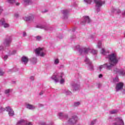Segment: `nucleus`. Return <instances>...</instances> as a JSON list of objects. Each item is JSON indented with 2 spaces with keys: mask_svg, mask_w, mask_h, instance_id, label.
Returning a JSON list of instances; mask_svg holds the SVG:
<instances>
[{
  "mask_svg": "<svg viewBox=\"0 0 125 125\" xmlns=\"http://www.w3.org/2000/svg\"><path fill=\"white\" fill-rule=\"evenodd\" d=\"M101 53V54H103V55H105V58L108 60V62L101 65L99 66L100 71H102L103 68L107 71H110V70H112V68H113L114 66H116V65L118 64L119 60H118L116 54L112 53L109 54V52L105 51V49H102Z\"/></svg>",
  "mask_w": 125,
  "mask_h": 125,
  "instance_id": "1",
  "label": "nucleus"
},
{
  "mask_svg": "<svg viewBox=\"0 0 125 125\" xmlns=\"http://www.w3.org/2000/svg\"><path fill=\"white\" fill-rule=\"evenodd\" d=\"M75 48L76 49H78L80 54H88V53H89V52H91L92 54H97V50L90 49L89 47H81V46L79 45H78L75 47Z\"/></svg>",
  "mask_w": 125,
  "mask_h": 125,
  "instance_id": "2",
  "label": "nucleus"
},
{
  "mask_svg": "<svg viewBox=\"0 0 125 125\" xmlns=\"http://www.w3.org/2000/svg\"><path fill=\"white\" fill-rule=\"evenodd\" d=\"M64 76V74L62 73H55L53 75V76L50 78L51 80L54 81L55 83H60L61 84H63L64 83H65V80L63 79V76Z\"/></svg>",
  "mask_w": 125,
  "mask_h": 125,
  "instance_id": "3",
  "label": "nucleus"
},
{
  "mask_svg": "<svg viewBox=\"0 0 125 125\" xmlns=\"http://www.w3.org/2000/svg\"><path fill=\"white\" fill-rule=\"evenodd\" d=\"M79 118L75 114H73L67 120V125H74L77 124Z\"/></svg>",
  "mask_w": 125,
  "mask_h": 125,
  "instance_id": "4",
  "label": "nucleus"
},
{
  "mask_svg": "<svg viewBox=\"0 0 125 125\" xmlns=\"http://www.w3.org/2000/svg\"><path fill=\"white\" fill-rule=\"evenodd\" d=\"M96 4V7H97V11L99 12L100 11V8L103 4H105V0H94Z\"/></svg>",
  "mask_w": 125,
  "mask_h": 125,
  "instance_id": "5",
  "label": "nucleus"
},
{
  "mask_svg": "<svg viewBox=\"0 0 125 125\" xmlns=\"http://www.w3.org/2000/svg\"><path fill=\"white\" fill-rule=\"evenodd\" d=\"M113 73L114 74H118L119 76L125 77V69L124 68L118 69L117 68H114L113 69Z\"/></svg>",
  "mask_w": 125,
  "mask_h": 125,
  "instance_id": "6",
  "label": "nucleus"
},
{
  "mask_svg": "<svg viewBox=\"0 0 125 125\" xmlns=\"http://www.w3.org/2000/svg\"><path fill=\"white\" fill-rule=\"evenodd\" d=\"M35 52L37 56H41V57H44V55H45V53H44V50L42 48H37L35 50Z\"/></svg>",
  "mask_w": 125,
  "mask_h": 125,
  "instance_id": "7",
  "label": "nucleus"
},
{
  "mask_svg": "<svg viewBox=\"0 0 125 125\" xmlns=\"http://www.w3.org/2000/svg\"><path fill=\"white\" fill-rule=\"evenodd\" d=\"M125 123L122 118L117 117L115 118L113 125H124Z\"/></svg>",
  "mask_w": 125,
  "mask_h": 125,
  "instance_id": "8",
  "label": "nucleus"
},
{
  "mask_svg": "<svg viewBox=\"0 0 125 125\" xmlns=\"http://www.w3.org/2000/svg\"><path fill=\"white\" fill-rule=\"evenodd\" d=\"M11 42H12V37L9 36L4 40V45H5V46H10Z\"/></svg>",
  "mask_w": 125,
  "mask_h": 125,
  "instance_id": "9",
  "label": "nucleus"
},
{
  "mask_svg": "<svg viewBox=\"0 0 125 125\" xmlns=\"http://www.w3.org/2000/svg\"><path fill=\"white\" fill-rule=\"evenodd\" d=\"M0 26H2V27H3V28H9V27H10L9 23L5 22L4 19H2L0 20Z\"/></svg>",
  "mask_w": 125,
  "mask_h": 125,
  "instance_id": "10",
  "label": "nucleus"
},
{
  "mask_svg": "<svg viewBox=\"0 0 125 125\" xmlns=\"http://www.w3.org/2000/svg\"><path fill=\"white\" fill-rule=\"evenodd\" d=\"M84 62L85 64L88 65L89 68L91 71L93 70V66H92V64H91V62L90 61V60H89V59H88L87 57H86L84 60Z\"/></svg>",
  "mask_w": 125,
  "mask_h": 125,
  "instance_id": "11",
  "label": "nucleus"
},
{
  "mask_svg": "<svg viewBox=\"0 0 125 125\" xmlns=\"http://www.w3.org/2000/svg\"><path fill=\"white\" fill-rule=\"evenodd\" d=\"M17 125H33V124L31 122H27L22 119L18 122Z\"/></svg>",
  "mask_w": 125,
  "mask_h": 125,
  "instance_id": "12",
  "label": "nucleus"
},
{
  "mask_svg": "<svg viewBox=\"0 0 125 125\" xmlns=\"http://www.w3.org/2000/svg\"><path fill=\"white\" fill-rule=\"evenodd\" d=\"M6 112H8V115L9 117H13L14 115V111L13 109H11V107L7 106L6 107Z\"/></svg>",
  "mask_w": 125,
  "mask_h": 125,
  "instance_id": "13",
  "label": "nucleus"
},
{
  "mask_svg": "<svg viewBox=\"0 0 125 125\" xmlns=\"http://www.w3.org/2000/svg\"><path fill=\"white\" fill-rule=\"evenodd\" d=\"M83 19L84 21L81 22V25H84L85 23H90V22H91L90 19H89V17L87 16H84Z\"/></svg>",
  "mask_w": 125,
  "mask_h": 125,
  "instance_id": "14",
  "label": "nucleus"
},
{
  "mask_svg": "<svg viewBox=\"0 0 125 125\" xmlns=\"http://www.w3.org/2000/svg\"><path fill=\"white\" fill-rule=\"evenodd\" d=\"M124 88V83L122 82H120L116 84V91H119L121 90V89H123Z\"/></svg>",
  "mask_w": 125,
  "mask_h": 125,
  "instance_id": "15",
  "label": "nucleus"
},
{
  "mask_svg": "<svg viewBox=\"0 0 125 125\" xmlns=\"http://www.w3.org/2000/svg\"><path fill=\"white\" fill-rule=\"evenodd\" d=\"M70 12V11L69 10H63L62 11V19H67L68 18V15L69 14V13Z\"/></svg>",
  "mask_w": 125,
  "mask_h": 125,
  "instance_id": "16",
  "label": "nucleus"
},
{
  "mask_svg": "<svg viewBox=\"0 0 125 125\" xmlns=\"http://www.w3.org/2000/svg\"><path fill=\"white\" fill-rule=\"evenodd\" d=\"M58 117L60 119V120L64 118L67 119L68 118V114H65L62 112H59L58 114Z\"/></svg>",
  "mask_w": 125,
  "mask_h": 125,
  "instance_id": "17",
  "label": "nucleus"
},
{
  "mask_svg": "<svg viewBox=\"0 0 125 125\" xmlns=\"http://www.w3.org/2000/svg\"><path fill=\"white\" fill-rule=\"evenodd\" d=\"M25 107L27 109L29 110H35L36 109V106L35 105L31 104H26Z\"/></svg>",
  "mask_w": 125,
  "mask_h": 125,
  "instance_id": "18",
  "label": "nucleus"
},
{
  "mask_svg": "<svg viewBox=\"0 0 125 125\" xmlns=\"http://www.w3.org/2000/svg\"><path fill=\"white\" fill-rule=\"evenodd\" d=\"M23 5L25 6L33 3V0H23Z\"/></svg>",
  "mask_w": 125,
  "mask_h": 125,
  "instance_id": "19",
  "label": "nucleus"
},
{
  "mask_svg": "<svg viewBox=\"0 0 125 125\" xmlns=\"http://www.w3.org/2000/svg\"><path fill=\"white\" fill-rule=\"evenodd\" d=\"M28 61H29V59H28V57L25 56H23L21 58V62L22 63H23V64H27Z\"/></svg>",
  "mask_w": 125,
  "mask_h": 125,
  "instance_id": "20",
  "label": "nucleus"
},
{
  "mask_svg": "<svg viewBox=\"0 0 125 125\" xmlns=\"http://www.w3.org/2000/svg\"><path fill=\"white\" fill-rule=\"evenodd\" d=\"M25 21H33L34 20V16L31 15L28 17H26L24 18Z\"/></svg>",
  "mask_w": 125,
  "mask_h": 125,
  "instance_id": "21",
  "label": "nucleus"
},
{
  "mask_svg": "<svg viewBox=\"0 0 125 125\" xmlns=\"http://www.w3.org/2000/svg\"><path fill=\"white\" fill-rule=\"evenodd\" d=\"M72 86L73 88V90H78V89H80V84L74 83L72 84Z\"/></svg>",
  "mask_w": 125,
  "mask_h": 125,
  "instance_id": "22",
  "label": "nucleus"
},
{
  "mask_svg": "<svg viewBox=\"0 0 125 125\" xmlns=\"http://www.w3.org/2000/svg\"><path fill=\"white\" fill-rule=\"evenodd\" d=\"M62 93H64L65 95H72V92L67 89H63Z\"/></svg>",
  "mask_w": 125,
  "mask_h": 125,
  "instance_id": "23",
  "label": "nucleus"
},
{
  "mask_svg": "<svg viewBox=\"0 0 125 125\" xmlns=\"http://www.w3.org/2000/svg\"><path fill=\"white\" fill-rule=\"evenodd\" d=\"M12 91V89H7L5 90L4 93L5 94H6L7 96H9V93H10V92H11Z\"/></svg>",
  "mask_w": 125,
  "mask_h": 125,
  "instance_id": "24",
  "label": "nucleus"
},
{
  "mask_svg": "<svg viewBox=\"0 0 125 125\" xmlns=\"http://www.w3.org/2000/svg\"><path fill=\"white\" fill-rule=\"evenodd\" d=\"M36 28H38L39 29H44L45 28V26L42 24H38L36 25Z\"/></svg>",
  "mask_w": 125,
  "mask_h": 125,
  "instance_id": "25",
  "label": "nucleus"
},
{
  "mask_svg": "<svg viewBox=\"0 0 125 125\" xmlns=\"http://www.w3.org/2000/svg\"><path fill=\"white\" fill-rule=\"evenodd\" d=\"M17 51L16 50H12V53H8V56H10V55H14V54H16Z\"/></svg>",
  "mask_w": 125,
  "mask_h": 125,
  "instance_id": "26",
  "label": "nucleus"
},
{
  "mask_svg": "<svg viewBox=\"0 0 125 125\" xmlns=\"http://www.w3.org/2000/svg\"><path fill=\"white\" fill-rule=\"evenodd\" d=\"M81 105V102H76L74 103V107H79Z\"/></svg>",
  "mask_w": 125,
  "mask_h": 125,
  "instance_id": "27",
  "label": "nucleus"
},
{
  "mask_svg": "<svg viewBox=\"0 0 125 125\" xmlns=\"http://www.w3.org/2000/svg\"><path fill=\"white\" fill-rule=\"evenodd\" d=\"M37 58H32L31 59V62H32L33 64H36V63H37Z\"/></svg>",
  "mask_w": 125,
  "mask_h": 125,
  "instance_id": "28",
  "label": "nucleus"
},
{
  "mask_svg": "<svg viewBox=\"0 0 125 125\" xmlns=\"http://www.w3.org/2000/svg\"><path fill=\"white\" fill-rule=\"evenodd\" d=\"M116 113H118V110H116V109H114L109 112V114H116Z\"/></svg>",
  "mask_w": 125,
  "mask_h": 125,
  "instance_id": "29",
  "label": "nucleus"
},
{
  "mask_svg": "<svg viewBox=\"0 0 125 125\" xmlns=\"http://www.w3.org/2000/svg\"><path fill=\"white\" fill-rule=\"evenodd\" d=\"M7 2L8 3H10L11 4H13V3H15V0H7Z\"/></svg>",
  "mask_w": 125,
  "mask_h": 125,
  "instance_id": "30",
  "label": "nucleus"
},
{
  "mask_svg": "<svg viewBox=\"0 0 125 125\" xmlns=\"http://www.w3.org/2000/svg\"><path fill=\"white\" fill-rule=\"evenodd\" d=\"M102 45V43L101 42L99 41L98 42L97 47H98V48H101Z\"/></svg>",
  "mask_w": 125,
  "mask_h": 125,
  "instance_id": "31",
  "label": "nucleus"
},
{
  "mask_svg": "<svg viewBox=\"0 0 125 125\" xmlns=\"http://www.w3.org/2000/svg\"><path fill=\"white\" fill-rule=\"evenodd\" d=\"M4 111H6V107L5 108L3 107L0 108V113H2V112H4Z\"/></svg>",
  "mask_w": 125,
  "mask_h": 125,
  "instance_id": "32",
  "label": "nucleus"
},
{
  "mask_svg": "<svg viewBox=\"0 0 125 125\" xmlns=\"http://www.w3.org/2000/svg\"><path fill=\"white\" fill-rule=\"evenodd\" d=\"M59 63V60L58 59H56L54 60V64L55 65H57V64Z\"/></svg>",
  "mask_w": 125,
  "mask_h": 125,
  "instance_id": "33",
  "label": "nucleus"
},
{
  "mask_svg": "<svg viewBox=\"0 0 125 125\" xmlns=\"http://www.w3.org/2000/svg\"><path fill=\"white\" fill-rule=\"evenodd\" d=\"M113 82H114V83H117V82H119V77L117 76L116 77H115L113 79Z\"/></svg>",
  "mask_w": 125,
  "mask_h": 125,
  "instance_id": "34",
  "label": "nucleus"
},
{
  "mask_svg": "<svg viewBox=\"0 0 125 125\" xmlns=\"http://www.w3.org/2000/svg\"><path fill=\"white\" fill-rule=\"evenodd\" d=\"M83 1L86 3H88L89 4L91 3V0H83Z\"/></svg>",
  "mask_w": 125,
  "mask_h": 125,
  "instance_id": "35",
  "label": "nucleus"
},
{
  "mask_svg": "<svg viewBox=\"0 0 125 125\" xmlns=\"http://www.w3.org/2000/svg\"><path fill=\"white\" fill-rule=\"evenodd\" d=\"M37 41H42V37L40 36H38L36 37Z\"/></svg>",
  "mask_w": 125,
  "mask_h": 125,
  "instance_id": "36",
  "label": "nucleus"
},
{
  "mask_svg": "<svg viewBox=\"0 0 125 125\" xmlns=\"http://www.w3.org/2000/svg\"><path fill=\"white\" fill-rule=\"evenodd\" d=\"M7 58H8V56L7 55H5L3 58L4 61H6L7 60Z\"/></svg>",
  "mask_w": 125,
  "mask_h": 125,
  "instance_id": "37",
  "label": "nucleus"
},
{
  "mask_svg": "<svg viewBox=\"0 0 125 125\" xmlns=\"http://www.w3.org/2000/svg\"><path fill=\"white\" fill-rule=\"evenodd\" d=\"M3 74H4V72L2 71V70L0 69V76H3Z\"/></svg>",
  "mask_w": 125,
  "mask_h": 125,
  "instance_id": "38",
  "label": "nucleus"
},
{
  "mask_svg": "<svg viewBox=\"0 0 125 125\" xmlns=\"http://www.w3.org/2000/svg\"><path fill=\"white\" fill-rule=\"evenodd\" d=\"M15 17H16V18H18L19 17V14H18V13H15Z\"/></svg>",
  "mask_w": 125,
  "mask_h": 125,
  "instance_id": "39",
  "label": "nucleus"
},
{
  "mask_svg": "<svg viewBox=\"0 0 125 125\" xmlns=\"http://www.w3.org/2000/svg\"><path fill=\"white\" fill-rule=\"evenodd\" d=\"M23 37H26L27 36V33L26 32H23L22 34Z\"/></svg>",
  "mask_w": 125,
  "mask_h": 125,
  "instance_id": "40",
  "label": "nucleus"
},
{
  "mask_svg": "<svg viewBox=\"0 0 125 125\" xmlns=\"http://www.w3.org/2000/svg\"><path fill=\"white\" fill-rule=\"evenodd\" d=\"M30 79L31 80V81H34V80H35V77L34 76H31L30 77Z\"/></svg>",
  "mask_w": 125,
  "mask_h": 125,
  "instance_id": "41",
  "label": "nucleus"
},
{
  "mask_svg": "<svg viewBox=\"0 0 125 125\" xmlns=\"http://www.w3.org/2000/svg\"><path fill=\"white\" fill-rule=\"evenodd\" d=\"M3 46L1 45L0 46V51H1V50H3Z\"/></svg>",
  "mask_w": 125,
  "mask_h": 125,
  "instance_id": "42",
  "label": "nucleus"
},
{
  "mask_svg": "<svg viewBox=\"0 0 125 125\" xmlns=\"http://www.w3.org/2000/svg\"><path fill=\"white\" fill-rule=\"evenodd\" d=\"M3 10L2 9V7H0V13H1V12H2Z\"/></svg>",
  "mask_w": 125,
  "mask_h": 125,
  "instance_id": "43",
  "label": "nucleus"
},
{
  "mask_svg": "<svg viewBox=\"0 0 125 125\" xmlns=\"http://www.w3.org/2000/svg\"><path fill=\"white\" fill-rule=\"evenodd\" d=\"M47 9H45V10H43L42 11V12H44V13H45V12H47Z\"/></svg>",
  "mask_w": 125,
  "mask_h": 125,
  "instance_id": "44",
  "label": "nucleus"
},
{
  "mask_svg": "<svg viewBox=\"0 0 125 125\" xmlns=\"http://www.w3.org/2000/svg\"><path fill=\"white\" fill-rule=\"evenodd\" d=\"M44 92L43 91H42L40 93V95H42V94H43Z\"/></svg>",
  "mask_w": 125,
  "mask_h": 125,
  "instance_id": "45",
  "label": "nucleus"
},
{
  "mask_svg": "<svg viewBox=\"0 0 125 125\" xmlns=\"http://www.w3.org/2000/svg\"><path fill=\"white\" fill-rule=\"evenodd\" d=\"M98 87L99 88H100V87H101V83H99V84H98Z\"/></svg>",
  "mask_w": 125,
  "mask_h": 125,
  "instance_id": "46",
  "label": "nucleus"
},
{
  "mask_svg": "<svg viewBox=\"0 0 125 125\" xmlns=\"http://www.w3.org/2000/svg\"><path fill=\"white\" fill-rule=\"evenodd\" d=\"M103 75L102 74H100L99 75V78H103Z\"/></svg>",
  "mask_w": 125,
  "mask_h": 125,
  "instance_id": "47",
  "label": "nucleus"
},
{
  "mask_svg": "<svg viewBox=\"0 0 125 125\" xmlns=\"http://www.w3.org/2000/svg\"><path fill=\"white\" fill-rule=\"evenodd\" d=\"M75 31H76V28H73L72 29V32H75Z\"/></svg>",
  "mask_w": 125,
  "mask_h": 125,
  "instance_id": "48",
  "label": "nucleus"
},
{
  "mask_svg": "<svg viewBox=\"0 0 125 125\" xmlns=\"http://www.w3.org/2000/svg\"><path fill=\"white\" fill-rule=\"evenodd\" d=\"M118 10V13H120L121 10Z\"/></svg>",
  "mask_w": 125,
  "mask_h": 125,
  "instance_id": "49",
  "label": "nucleus"
},
{
  "mask_svg": "<svg viewBox=\"0 0 125 125\" xmlns=\"http://www.w3.org/2000/svg\"><path fill=\"white\" fill-rule=\"evenodd\" d=\"M8 53H12V51H9L8 52Z\"/></svg>",
  "mask_w": 125,
  "mask_h": 125,
  "instance_id": "50",
  "label": "nucleus"
},
{
  "mask_svg": "<svg viewBox=\"0 0 125 125\" xmlns=\"http://www.w3.org/2000/svg\"><path fill=\"white\" fill-rule=\"evenodd\" d=\"M20 3H17L16 5H19Z\"/></svg>",
  "mask_w": 125,
  "mask_h": 125,
  "instance_id": "51",
  "label": "nucleus"
},
{
  "mask_svg": "<svg viewBox=\"0 0 125 125\" xmlns=\"http://www.w3.org/2000/svg\"><path fill=\"white\" fill-rule=\"evenodd\" d=\"M75 38H76V36H74L73 38H72V40H73V39H75Z\"/></svg>",
  "mask_w": 125,
  "mask_h": 125,
  "instance_id": "52",
  "label": "nucleus"
},
{
  "mask_svg": "<svg viewBox=\"0 0 125 125\" xmlns=\"http://www.w3.org/2000/svg\"><path fill=\"white\" fill-rule=\"evenodd\" d=\"M109 119H112V117H110L109 118Z\"/></svg>",
  "mask_w": 125,
  "mask_h": 125,
  "instance_id": "53",
  "label": "nucleus"
},
{
  "mask_svg": "<svg viewBox=\"0 0 125 125\" xmlns=\"http://www.w3.org/2000/svg\"><path fill=\"white\" fill-rule=\"evenodd\" d=\"M0 89H1L0 88Z\"/></svg>",
  "mask_w": 125,
  "mask_h": 125,
  "instance_id": "54",
  "label": "nucleus"
}]
</instances>
